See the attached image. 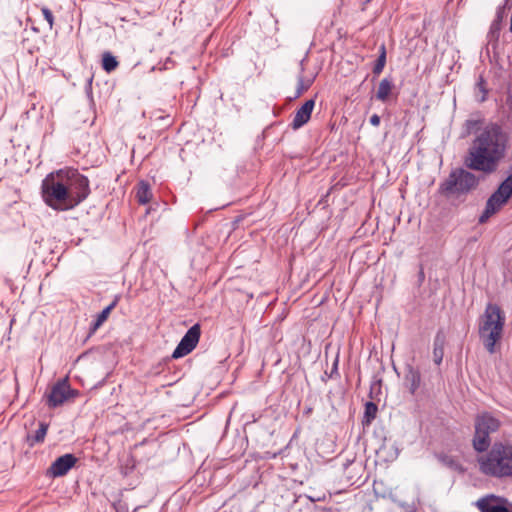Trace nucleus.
Returning <instances> with one entry per match:
<instances>
[{
  "mask_svg": "<svg viewBox=\"0 0 512 512\" xmlns=\"http://www.w3.org/2000/svg\"><path fill=\"white\" fill-rule=\"evenodd\" d=\"M75 395H77V391L71 389L67 379L59 380L51 387L47 395V405L50 408L58 407Z\"/></svg>",
  "mask_w": 512,
  "mask_h": 512,
  "instance_id": "6e6552de",
  "label": "nucleus"
},
{
  "mask_svg": "<svg viewBox=\"0 0 512 512\" xmlns=\"http://www.w3.org/2000/svg\"><path fill=\"white\" fill-rule=\"evenodd\" d=\"M59 172L69 196V206L73 209L89 196V179L72 168L61 169Z\"/></svg>",
  "mask_w": 512,
  "mask_h": 512,
  "instance_id": "39448f33",
  "label": "nucleus"
},
{
  "mask_svg": "<svg viewBox=\"0 0 512 512\" xmlns=\"http://www.w3.org/2000/svg\"><path fill=\"white\" fill-rule=\"evenodd\" d=\"M421 384V374L414 367L408 365L404 376V386L414 395Z\"/></svg>",
  "mask_w": 512,
  "mask_h": 512,
  "instance_id": "4468645a",
  "label": "nucleus"
},
{
  "mask_svg": "<svg viewBox=\"0 0 512 512\" xmlns=\"http://www.w3.org/2000/svg\"><path fill=\"white\" fill-rule=\"evenodd\" d=\"M315 106L313 99L307 100L299 109L296 110L291 127L294 130L301 128L311 118L312 111Z\"/></svg>",
  "mask_w": 512,
  "mask_h": 512,
  "instance_id": "f8f14e48",
  "label": "nucleus"
},
{
  "mask_svg": "<svg viewBox=\"0 0 512 512\" xmlns=\"http://www.w3.org/2000/svg\"><path fill=\"white\" fill-rule=\"evenodd\" d=\"M48 424L45 422H40L39 428L35 431L33 435L28 434L26 436V441L30 447H33L35 444H39L44 442L45 436L48 431Z\"/></svg>",
  "mask_w": 512,
  "mask_h": 512,
  "instance_id": "f3484780",
  "label": "nucleus"
},
{
  "mask_svg": "<svg viewBox=\"0 0 512 512\" xmlns=\"http://www.w3.org/2000/svg\"><path fill=\"white\" fill-rule=\"evenodd\" d=\"M508 202L504 197H500L496 192H494L487 200L485 209L481 216L479 217L480 223H485L493 214L498 212L503 205Z\"/></svg>",
  "mask_w": 512,
  "mask_h": 512,
  "instance_id": "ddd939ff",
  "label": "nucleus"
},
{
  "mask_svg": "<svg viewBox=\"0 0 512 512\" xmlns=\"http://www.w3.org/2000/svg\"><path fill=\"white\" fill-rule=\"evenodd\" d=\"M505 9V6L498 7L493 22H498L499 24H502V21L505 18Z\"/></svg>",
  "mask_w": 512,
  "mask_h": 512,
  "instance_id": "a878e982",
  "label": "nucleus"
},
{
  "mask_svg": "<svg viewBox=\"0 0 512 512\" xmlns=\"http://www.w3.org/2000/svg\"><path fill=\"white\" fill-rule=\"evenodd\" d=\"M501 26H502V24L492 21L489 31L487 33V36H486L487 43H488V45H490L492 47L493 50H495L498 47Z\"/></svg>",
  "mask_w": 512,
  "mask_h": 512,
  "instance_id": "a211bd4d",
  "label": "nucleus"
},
{
  "mask_svg": "<svg viewBox=\"0 0 512 512\" xmlns=\"http://www.w3.org/2000/svg\"><path fill=\"white\" fill-rule=\"evenodd\" d=\"M136 198H137L138 202L143 205L147 204L152 199L151 188L147 182L141 181L138 184Z\"/></svg>",
  "mask_w": 512,
  "mask_h": 512,
  "instance_id": "6ab92c4d",
  "label": "nucleus"
},
{
  "mask_svg": "<svg viewBox=\"0 0 512 512\" xmlns=\"http://www.w3.org/2000/svg\"><path fill=\"white\" fill-rule=\"evenodd\" d=\"M508 501L505 498L495 495H487L476 502L481 512H511L507 507Z\"/></svg>",
  "mask_w": 512,
  "mask_h": 512,
  "instance_id": "9d476101",
  "label": "nucleus"
},
{
  "mask_svg": "<svg viewBox=\"0 0 512 512\" xmlns=\"http://www.w3.org/2000/svg\"><path fill=\"white\" fill-rule=\"evenodd\" d=\"M337 371V360L335 361L333 367H332V373Z\"/></svg>",
  "mask_w": 512,
  "mask_h": 512,
  "instance_id": "7c9ffc66",
  "label": "nucleus"
},
{
  "mask_svg": "<svg viewBox=\"0 0 512 512\" xmlns=\"http://www.w3.org/2000/svg\"><path fill=\"white\" fill-rule=\"evenodd\" d=\"M44 19L48 22L49 28L52 29L54 23V16L50 9L43 7L41 9Z\"/></svg>",
  "mask_w": 512,
  "mask_h": 512,
  "instance_id": "393cba45",
  "label": "nucleus"
},
{
  "mask_svg": "<svg viewBox=\"0 0 512 512\" xmlns=\"http://www.w3.org/2000/svg\"><path fill=\"white\" fill-rule=\"evenodd\" d=\"M378 407L373 402H367L365 404L364 419L363 423L370 424L377 415Z\"/></svg>",
  "mask_w": 512,
  "mask_h": 512,
  "instance_id": "b1692460",
  "label": "nucleus"
},
{
  "mask_svg": "<svg viewBox=\"0 0 512 512\" xmlns=\"http://www.w3.org/2000/svg\"><path fill=\"white\" fill-rule=\"evenodd\" d=\"M370 123L371 125L377 127L380 125V116L377 115V114H373L371 117H370Z\"/></svg>",
  "mask_w": 512,
  "mask_h": 512,
  "instance_id": "c85d7f7f",
  "label": "nucleus"
},
{
  "mask_svg": "<svg viewBox=\"0 0 512 512\" xmlns=\"http://www.w3.org/2000/svg\"><path fill=\"white\" fill-rule=\"evenodd\" d=\"M505 325V314L493 303H488L479 319L478 333L485 349L490 353L496 352V345L501 340Z\"/></svg>",
  "mask_w": 512,
  "mask_h": 512,
  "instance_id": "f03ea898",
  "label": "nucleus"
},
{
  "mask_svg": "<svg viewBox=\"0 0 512 512\" xmlns=\"http://www.w3.org/2000/svg\"><path fill=\"white\" fill-rule=\"evenodd\" d=\"M508 143L509 136L500 125H485L478 131L468 149L465 166L486 175L496 172L506 155Z\"/></svg>",
  "mask_w": 512,
  "mask_h": 512,
  "instance_id": "f257e3e1",
  "label": "nucleus"
},
{
  "mask_svg": "<svg viewBox=\"0 0 512 512\" xmlns=\"http://www.w3.org/2000/svg\"><path fill=\"white\" fill-rule=\"evenodd\" d=\"M479 184V178L472 172L457 168L440 184L439 190L445 195H463L474 190Z\"/></svg>",
  "mask_w": 512,
  "mask_h": 512,
  "instance_id": "423d86ee",
  "label": "nucleus"
},
{
  "mask_svg": "<svg viewBox=\"0 0 512 512\" xmlns=\"http://www.w3.org/2000/svg\"><path fill=\"white\" fill-rule=\"evenodd\" d=\"M500 197H504L506 200L512 196V173L499 185L495 191Z\"/></svg>",
  "mask_w": 512,
  "mask_h": 512,
  "instance_id": "4be33fe9",
  "label": "nucleus"
},
{
  "mask_svg": "<svg viewBox=\"0 0 512 512\" xmlns=\"http://www.w3.org/2000/svg\"><path fill=\"white\" fill-rule=\"evenodd\" d=\"M511 4H512V0H505V3L503 6H505V8H508V7H510Z\"/></svg>",
  "mask_w": 512,
  "mask_h": 512,
  "instance_id": "c756f323",
  "label": "nucleus"
},
{
  "mask_svg": "<svg viewBox=\"0 0 512 512\" xmlns=\"http://www.w3.org/2000/svg\"><path fill=\"white\" fill-rule=\"evenodd\" d=\"M119 63L110 52H105L102 57V67L103 69L110 73L114 71L118 67Z\"/></svg>",
  "mask_w": 512,
  "mask_h": 512,
  "instance_id": "5701e85b",
  "label": "nucleus"
},
{
  "mask_svg": "<svg viewBox=\"0 0 512 512\" xmlns=\"http://www.w3.org/2000/svg\"><path fill=\"white\" fill-rule=\"evenodd\" d=\"M393 88H394L393 81L389 78H383L380 81L377 92H376L377 100H379L381 102H386L389 95L391 94Z\"/></svg>",
  "mask_w": 512,
  "mask_h": 512,
  "instance_id": "dca6fc26",
  "label": "nucleus"
},
{
  "mask_svg": "<svg viewBox=\"0 0 512 512\" xmlns=\"http://www.w3.org/2000/svg\"><path fill=\"white\" fill-rule=\"evenodd\" d=\"M308 85L305 86L303 83V77L300 76L298 79V87H297V94L296 96H300L305 90H307Z\"/></svg>",
  "mask_w": 512,
  "mask_h": 512,
  "instance_id": "bb28decb",
  "label": "nucleus"
},
{
  "mask_svg": "<svg viewBox=\"0 0 512 512\" xmlns=\"http://www.w3.org/2000/svg\"><path fill=\"white\" fill-rule=\"evenodd\" d=\"M479 470L490 477H512V445L495 443L491 450L478 458Z\"/></svg>",
  "mask_w": 512,
  "mask_h": 512,
  "instance_id": "7ed1b4c3",
  "label": "nucleus"
},
{
  "mask_svg": "<svg viewBox=\"0 0 512 512\" xmlns=\"http://www.w3.org/2000/svg\"><path fill=\"white\" fill-rule=\"evenodd\" d=\"M201 334L199 324L193 325L183 336L177 347L172 353L174 359L186 356L197 346Z\"/></svg>",
  "mask_w": 512,
  "mask_h": 512,
  "instance_id": "1a4fd4ad",
  "label": "nucleus"
},
{
  "mask_svg": "<svg viewBox=\"0 0 512 512\" xmlns=\"http://www.w3.org/2000/svg\"><path fill=\"white\" fill-rule=\"evenodd\" d=\"M77 458L73 454L58 457L49 467L48 473L53 477H61L75 465Z\"/></svg>",
  "mask_w": 512,
  "mask_h": 512,
  "instance_id": "9b49d317",
  "label": "nucleus"
},
{
  "mask_svg": "<svg viewBox=\"0 0 512 512\" xmlns=\"http://www.w3.org/2000/svg\"><path fill=\"white\" fill-rule=\"evenodd\" d=\"M444 336L438 333L434 340L433 357L434 362L440 365L444 356Z\"/></svg>",
  "mask_w": 512,
  "mask_h": 512,
  "instance_id": "aec40b11",
  "label": "nucleus"
},
{
  "mask_svg": "<svg viewBox=\"0 0 512 512\" xmlns=\"http://www.w3.org/2000/svg\"><path fill=\"white\" fill-rule=\"evenodd\" d=\"M120 301V296L116 295L114 300L110 305L104 308L101 313H99L96 317V320L93 322L91 327V332H95L109 317L111 311L116 307L118 302Z\"/></svg>",
  "mask_w": 512,
  "mask_h": 512,
  "instance_id": "2eb2a0df",
  "label": "nucleus"
},
{
  "mask_svg": "<svg viewBox=\"0 0 512 512\" xmlns=\"http://www.w3.org/2000/svg\"><path fill=\"white\" fill-rule=\"evenodd\" d=\"M478 125V121L477 120H472V119H469V120H466L465 122V126H466V129H467V132L468 133H471L472 130Z\"/></svg>",
  "mask_w": 512,
  "mask_h": 512,
  "instance_id": "cd10ccee",
  "label": "nucleus"
},
{
  "mask_svg": "<svg viewBox=\"0 0 512 512\" xmlns=\"http://www.w3.org/2000/svg\"><path fill=\"white\" fill-rule=\"evenodd\" d=\"M500 427V421L489 413H483L475 419V434L473 447L477 452L486 451L490 444V434L496 432Z\"/></svg>",
  "mask_w": 512,
  "mask_h": 512,
  "instance_id": "0eeeda50",
  "label": "nucleus"
},
{
  "mask_svg": "<svg viewBox=\"0 0 512 512\" xmlns=\"http://www.w3.org/2000/svg\"><path fill=\"white\" fill-rule=\"evenodd\" d=\"M385 64H386V47L384 44H382L379 47V56L373 66V74L375 76L380 75L385 67Z\"/></svg>",
  "mask_w": 512,
  "mask_h": 512,
  "instance_id": "412c9836",
  "label": "nucleus"
},
{
  "mask_svg": "<svg viewBox=\"0 0 512 512\" xmlns=\"http://www.w3.org/2000/svg\"><path fill=\"white\" fill-rule=\"evenodd\" d=\"M42 195L45 203L54 210L66 211L72 209L69 206V196L59 170L50 173L42 181Z\"/></svg>",
  "mask_w": 512,
  "mask_h": 512,
  "instance_id": "20e7f679",
  "label": "nucleus"
}]
</instances>
